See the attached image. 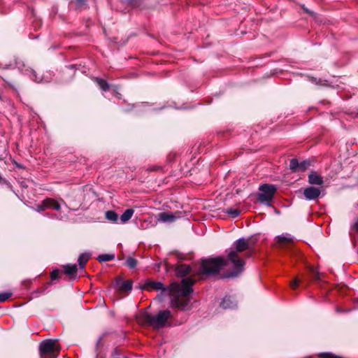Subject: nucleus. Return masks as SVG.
Returning <instances> with one entry per match:
<instances>
[{"instance_id":"f257e3e1","label":"nucleus","mask_w":358,"mask_h":358,"mask_svg":"<svg viewBox=\"0 0 358 358\" xmlns=\"http://www.w3.org/2000/svg\"><path fill=\"white\" fill-rule=\"evenodd\" d=\"M195 282V280L192 277H187L182 280L181 285L178 282L171 284L170 290L173 295L171 299L173 307L181 310H188L189 308V299L185 297L193 292L192 286Z\"/></svg>"},{"instance_id":"f03ea898","label":"nucleus","mask_w":358,"mask_h":358,"mask_svg":"<svg viewBox=\"0 0 358 358\" xmlns=\"http://www.w3.org/2000/svg\"><path fill=\"white\" fill-rule=\"evenodd\" d=\"M248 240L241 238L236 241L233 244V248L228 252L227 258L233 264L234 269L229 276L235 277L243 271L245 262L240 257L239 253L246 251L249 249Z\"/></svg>"},{"instance_id":"7ed1b4c3","label":"nucleus","mask_w":358,"mask_h":358,"mask_svg":"<svg viewBox=\"0 0 358 358\" xmlns=\"http://www.w3.org/2000/svg\"><path fill=\"white\" fill-rule=\"evenodd\" d=\"M171 317V313L169 310H160L156 315L144 311L136 315V321L141 325L150 326L154 329H161L168 324L169 320Z\"/></svg>"},{"instance_id":"20e7f679","label":"nucleus","mask_w":358,"mask_h":358,"mask_svg":"<svg viewBox=\"0 0 358 358\" xmlns=\"http://www.w3.org/2000/svg\"><path fill=\"white\" fill-rule=\"evenodd\" d=\"M226 264V260L222 257L203 259L201 262V273L207 275H215Z\"/></svg>"},{"instance_id":"39448f33","label":"nucleus","mask_w":358,"mask_h":358,"mask_svg":"<svg viewBox=\"0 0 358 358\" xmlns=\"http://www.w3.org/2000/svg\"><path fill=\"white\" fill-rule=\"evenodd\" d=\"M41 358H57L61 347L57 340L48 339L40 344Z\"/></svg>"},{"instance_id":"423d86ee","label":"nucleus","mask_w":358,"mask_h":358,"mask_svg":"<svg viewBox=\"0 0 358 358\" xmlns=\"http://www.w3.org/2000/svg\"><path fill=\"white\" fill-rule=\"evenodd\" d=\"M259 193L257 198L259 202L262 203H268L273 199L276 187L273 185L264 184L259 188Z\"/></svg>"},{"instance_id":"0eeeda50","label":"nucleus","mask_w":358,"mask_h":358,"mask_svg":"<svg viewBox=\"0 0 358 358\" xmlns=\"http://www.w3.org/2000/svg\"><path fill=\"white\" fill-rule=\"evenodd\" d=\"M180 213H172L169 212L160 213L157 215V220L159 222L171 223L180 217Z\"/></svg>"},{"instance_id":"6e6552de","label":"nucleus","mask_w":358,"mask_h":358,"mask_svg":"<svg viewBox=\"0 0 358 358\" xmlns=\"http://www.w3.org/2000/svg\"><path fill=\"white\" fill-rule=\"evenodd\" d=\"M321 191L315 187H308L304 189L303 195L307 200H315L319 197Z\"/></svg>"},{"instance_id":"1a4fd4ad","label":"nucleus","mask_w":358,"mask_h":358,"mask_svg":"<svg viewBox=\"0 0 358 358\" xmlns=\"http://www.w3.org/2000/svg\"><path fill=\"white\" fill-rule=\"evenodd\" d=\"M308 182L312 185H322L324 182L322 178L316 172H311L308 176Z\"/></svg>"},{"instance_id":"9d476101","label":"nucleus","mask_w":358,"mask_h":358,"mask_svg":"<svg viewBox=\"0 0 358 358\" xmlns=\"http://www.w3.org/2000/svg\"><path fill=\"white\" fill-rule=\"evenodd\" d=\"M221 306L224 309L234 308L236 307V302L230 296H226L223 299Z\"/></svg>"},{"instance_id":"9b49d317","label":"nucleus","mask_w":358,"mask_h":358,"mask_svg":"<svg viewBox=\"0 0 358 358\" xmlns=\"http://www.w3.org/2000/svg\"><path fill=\"white\" fill-rule=\"evenodd\" d=\"M191 271V268L187 264H180L176 268V273L178 276L184 277L189 274Z\"/></svg>"},{"instance_id":"f8f14e48","label":"nucleus","mask_w":358,"mask_h":358,"mask_svg":"<svg viewBox=\"0 0 358 358\" xmlns=\"http://www.w3.org/2000/svg\"><path fill=\"white\" fill-rule=\"evenodd\" d=\"M43 203L46 208H52L56 210L60 209V204L52 199L48 198L43 201Z\"/></svg>"},{"instance_id":"ddd939ff","label":"nucleus","mask_w":358,"mask_h":358,"mask_svg":"<svg viewBox=\"0 0 358 358\" xmlns=\"http://www.w3.org/2000/svg\"><path fill=\"white\" fill-rule=\"evenodd\" d=\"M134 213V210L132 209L126 210L123 214L120 216V222L121 223H126L128 222Z\"/></svg>"},{"instance_id":"4468645a","label":"nucleus","mask_w":358,"mask_h":358,"mask_svg":"<svg viewBox=\"0 0 358 358\" xmlns=\"http://www.w3.org/2000/svg\"><path fill=\"white\" fill-rule=\"evenodd\" d=\"M117 286L118 287V289L121 292L129 291L132 289V281L131 280L124 281V282H122L120 285L118 284H117Z\"/></svg>"},{"instance_id":"2eb2a0df","label":"nucleus","mask_w":358,"mask_h":358,"mask_svg":"<svg viewBox=\"0 0 358 358\" xmlns=\"http://www.w3.org/2000/svg\"><path fill=\"white\" fill-rule=\"evenodd\" d=\"M293 240V237L288 234H282L276 237V241L278 243H291Z\"/></svg>"},{"instance_id":"dca6fc26","label":"nucleus","mask_w":358,"mask_h":358,"mask_svg":"<svg viewBox=\"0 0 358 358\" xmlns=\"http://www.w3.org/2000/svg\"><path fill=\"white\" fill-rule=\"evenodd\" d=\"M90 256L89 253H83L79 256L78 262L81 269L84 268L85 264L90 259Z\"/></svg>"},{"instance_id":"f3484780","label":"nucleus","mask_w":358,"mask_h":358,"mask_svg":"<svg viewBox=\"0 0 358 358\" xmlns=\"http://www.w3.org/2000/svg\"><path fill=\"white\" fill-rule=\"evenodd\" d=\"M64 269L66 275H73L77 272L78 266L76 264H66Z\"/></svg>"},{"instance_id":"a211bd4d","label":"nucleus","mask_w":358,"mask_h":358,"mask_svg":"<svg viewBox=\"0 0 358 358\" xmlns=\"http://www.w3.org/2000/svg\"><path fill=\"white\" fill-rule=\"evenodd\" d=\"M24 73L25 74L29 75V77H30L32 80H34L36 81L37 83H41V82H42V81H43V79H42L41 78H38L37 75H36V73L35 72V71H34V70H33V69H25V70H24Z\"/></svg>"},{"instance_id":"6ab92c4d","label":"nucleus","mask_w":358,"mask_h":358,"mask_svg":"<svg viewBox=\"0 0 358 358\" xmlns=\"http://www.w3.org/2000/svg\"><path fill=\"white\" fill-rule=\"evenodd\" d=\"M106 218L113 222H117L118 220V215L113 210H108L106 213Z\"/></svg>"},{"instance_id":"aec40b11","label":"nucleus","mask_w":358,"mask_h":358,"mask_svg":"<svg viewBox=\"0 0 358 358\" xmlns=\"http://www.w3.org/2000/svg\"><path fill=\"white\" fill-rule=\"evenodd\" d=\"M147 286L150 287L155 290H166V289L164 287L163 284L160 282H150L147 283Z\"/></svg>"},{"instance_id":"412c9836","label":"nucleus","mask_w":358,"mask_h":358,"mask_svg":"<svg viewBox=\"0 0 358 358\" xmlns=\"http://www.w3.org/2000/svg\"><path fill=\"white\" fill-rule=\"evenodd\" d=\"M114 258H115V255H114L103 254V255H99L97 257V259L100 262H108V261L113 260Z\"/></svg>"},{"instance_id":"4be33fe9","label":"nucleus","mask_w":358,"mask_h":358,"mask_svg":"<svg viewBox=\"0 0 358 358\" xmlns=\"http://www.w3.org/2000/svg\"><path fill=\"white\" fill-rule=\"evenodd\" d=\"M289 168L293 171H298L299 169V162L296 159H292L289 163Z\"/></svg>"},{"instance_id":"5701e85b","label":"nucleus","mask_w":358,"mask_h":358,"mask_svg":"<svg viewBox=\"0 0 358 358\" xmlns=\"http://www.w3.org/2000/svg\"><path fill=\"white\" fill-rule=\"evenodd\" d=\"M96 81L97 82L100 88L103 90L106 91L108 89V84L106 80L101 78H96Z\"/></svg>"},{"instance_id":"b1692460","label":"nucleus","mask_w":358,"mask_h":358,"mask_svg":"<svg viewBox=\"0 0 358 358\" xmlns=\"http://www.w3.org/2000/svg\"><path fill=\"white\" fill-rule=\"evenodd\" d=\"M310 165V162L308 160H304L301 162H299V171H303L306 170Z\"/></svg>"},{"instance_id":"393cba45","label":"nucleus","mask_w":358,"mask_h":358,"mask_svg":"<svg viewBox=\"0 0 358 358\" xmlns=\"http://www.w3.org/2000/svg\"><path fill=\"white\" fill-rule=\"evenodd\" d=\"M137 262L135 259L129 257L126 261V265L131 268H134L136 266Z\"/></svg>"},{"instance_id":"a878e982","label":"nucleus","mask_w":358,"mask_h":358,"mask_svg":"<svg viewBox=\"0 0 358 358\" xmlns=\"http://www.w3.org/2000/svg\"><path fill=\"white\" fill-rule=\"evenodd\" d=\"M309 271L313 275L315 280H320V273L317 269V268L310 266L309 267Z\"/></svg>"},{"instance_id":"bb28decb","label":"nucleus","mask_w":358,"mask_h":358,"mask_svg":"<svg viewBox=\"0 0 358 358\" xmlns=\"http://www.w3.org/2000/svg\"><path fill=\"white\" fill-rule=\"evenodd\" d=\"M226 213L230 215L232 217H236L240 214V211L238 210L233 208L227 209Z\"/></svg>"},{"instance_id":"cd10ccee","label":"nucleus","mask_w":358,"mask_h":358,"mask_svg":"<svg viewBox=\"0 0 358 358\" xmlns=\"http://www.w3.org/2000/svg\"><path fill=\"white\" fill-rule=\"evenodd\" d=\"M320 356L323 358H342L329 352L322 353Z\"/></svg>"},{"instance_id":"c85d7f7f","label":"nucleus","mask_w":358,"mask_h":358,"mask_svg":"<svg viewBox=\"0 0 358 358\" xmlns=\"http://www.w3.org/2000/svg\"><path fill=\"white\" fill-rule=\"evenodd\" d=\"M10 294L9 293H1L0 294V302H3L9 299Z\"/></svg>"},{"instance_id":"c756f323","label":"nucleus","mask_w":358,"mask_h":358,"mask_svg":"<svg viewBox=\"0 0 358 358\" xmlns=\"http://www.w3.org/2000/svg\"><path fill=\"white\" fill-rule=\"evenodd\" d=\"M299 283V280L297 278H294L290 283V285L292 289H296Z\"/></svg>"},{"instance_id":"7c9ffc66","label":"nucleus","mask_w":358,"mask_h":358,"mask_svg":"<svg viewBox=\"0 0 358 358\" xmlns=\"http://www.w3.org/2000/svg\"><path fill=\"white\" fill-rule=\"evenodd\" d=\"M59 270H54L52 271L51 273V278L52 280H55L56 278H57L58 275H59Z\"/></svg>"},{"instance_id":"2f4dec72","label":"nucleus","mask_w":358,"mask_h":358,"mask_svg":"<svg viewBox=\"0 0 358 358\" xmlns=\"http://www.w3.org/2000/svg\"><path fill=\"white\" fill-rule=\"evenodd\" d=\"M45 209H46V208L45 207V205H44L43 202L42 203V204L38 205V206H37V210H38V212H40V211H43V210H44Z\"/></svg>"},{"instance_id":"473e14b6","label":"nucleus","mask_w":358,"mask_h":358,"mask_svg":"<svg viewBox=\"0 0 358 358\" xmlns=\"http://www.w3.org/2000/svg\"><path fill=\"white\" fill-rule=\"evenodd\" d=\"M17 68L19 69H20V71H24L23 69H22V66H24V64H21V63H17Z\"/></svg>"},{"instance_id":"72a5a7b5","label":"nucleus","mask_w":358,"mask_h":358,"mask_svg":"<svg viewBox=\"0 0 358 358\" xmlns=\"http://www.w3.org/2000/svg\"><path fill=\"white\" fill-rule=\"evenodd\" d=\"M354 229L358 231V219L357 221L354 224Z\"/></svg>"},{"instance_id":"f704fd0d","label":"nucleus","mask_w":358,"mask_h":358,"mask_svg":"<svg viewBox=\"0 0 358 358\" xmlns=\"http://www.w3.org/2000/svg\"><path fill=\"white\" fill-rule=\"evenodd\" d=\"M78 2H80V3H83L84 2V0H77Z\"/></svg>"},{"instance_id":"c9c22d12","label":"nucleus","mask_w":358,"mask_h":358,"mask_svg":"<svg viewBox=\"0 0 358 358\" xmlns=\"http://www.w3.org/2000/svg\"><path fill=\"white\" fill-rule=\"evenodd\" d=\"M1 99H2V97H1V96L0 95V100H1Z\"/></svg>"}]
</instances>
